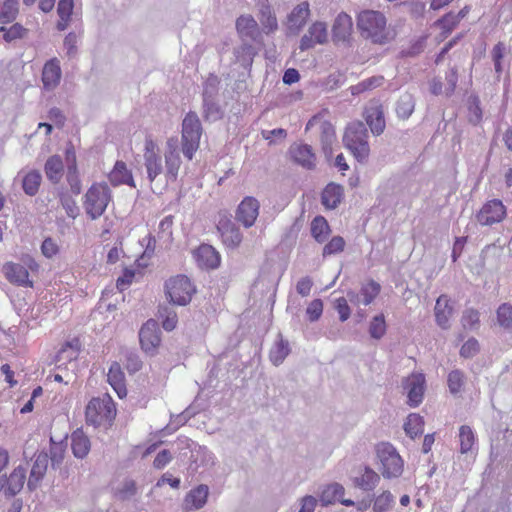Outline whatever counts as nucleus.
<instances>
[{
    "mask_svg": "<svg viewBox=\"0 0 512 512\" xmlns=\"http://www.w3.org/2000/svg\"><path fill=\"white\" fill-rule=\"evenodd\" d=\"M415 100L410 93L402 94L396 104V113L402 119H408L414 111Z\"/></svg>",
    "mask_w": 512,
    "mask_h": 512,
    "instance_id": "nucleus-39",
    "label": "nucleus"
},
{
    "mask_svg": "<svg viewBox=\"0 0 512 512\" xmlns=\"http://www.w3.org/2000/svg\"><path fill=\"white\" fill-rule=\"evenodd\" d=\"M309 16V3L307 1L299 3L288 15L289 29L299 31L306 24Z\"/></svg>",
    "mask_w": 512,
    "mask_h": 512,
    "instance_id": "nucleus-26",
    "label": "nucleus"
},
{
    "mask_svg": "<svg viewBox=\"0 0 512 512\" xmlns=\"http://www.w3.org/2000/svg\"><path fill=\"white\" fill-rule=\"evenodd\" d=\"M335 309L337 310V312L339 314L340 321L345 322L346 320L349 319L350 314H351V309L348 305V300L346 298L340 297V298L336 299Z\"/></svg>",
    "mask_w": 512,
    "mask_h": 512,
    "instance_id": "nucleus-62",
    "label": "nucleus"
},
{
    "mask_svg": "<svg viewBox=\"0 0 512 512\" xmlns=\"http://www.w3.org/2000/svg\"><path fill=\"white\" fill-rule=\"evenodd\" d=\"M375 450L382 476L386 479L400 477L403 473L404 461L395 447L388 442H381L376 445Z\"/></svg>",
    "mask_w": 512,
    "mask_h": 512,
    "instance_id": "nucleus-3",
    "label": "nucleus"
},
{
    "mask_svg": "<svg viewBox=\"0 0 512 512\" xmlns=\"http://www.w3.org/2000/svg\"><path fill=\"white\" fill-rule=\"evenodd\" d=\"M308 32L312 35L316 44H325L328 39L327 26L324 22L317 21L313 23Z\"/></svg>",
    "mask_w": 512,
    "mask_h": 512,
    "instance_id": "nucleus-53",
    "label": "nucleus"
},
{
    "mask_svg": "<svg viewBox=\"0 0 512 512\" xmlns=\"http://www.w3.org/2000/svg\"><path fill=\"white\" fill-rule=\"evenodd\" d=\"M224 115V111L217 102V98L203 99V116L207 121L220 120Z\"/></svg>",
    "mask_w": 512,
    "mask_h": 512,
    "instance_id": "nucleus-36",
    "label": "nucleus"
},
{
    "mask_svg": "<svg viewBox=\"0 0 512 512\" xmlns=\"http://www.w3.org/2000/svg\"><path fill=\"white\" fill-rule=\"evenodd\" d=\"M42 182V175L38 170L29 171L22 179V189L28 196H35Z\"/></svg>",
    "mask_w": 512,
    "mask_h": 512,
    "instance_id": "nucleus-34",
    "label": "nucleus"
},
{
    "mask_svg": "<svg viewBox=\"0 0 512 512\" xmlns=\"http://www.w3.org/2000/svg\"><path fill=\"white\" fill-rule=\"evenodd\" d=\"M504 50H505V47L503 46L502 43H498L494 46V48L492 49V59H493V62H494V68H495V72L497 74V79L499 80L500 76H501V73L503 71V68H502V59L504 57Z\"/></svg>",
    "mask_w": 512,
    "mask_h": 512,
    "instance_id": "nucleus-58",
    "label": "nucleus"
},
{
    "mask_svg": "<svg viewBox=\"0 0 512 512\" xmlns=\"http://www.w3.org/2000/svg\"><path fill=\"white\" fill-rule=\"evenodd\" d=\"M259 208L260 204L256 198L245 197L236 210V220L246 228L253 226L259 215Z\"/></svg>",
    "mask_w": 512,
    "mask_h": 512,
    "instance_id": "nucleus-11",
    "label": "nucleus"
},
{
    "mask_svg": "<svg viewBox=\"0 0 512 512\" xmlns=\"http://www.w3.org/2000/svg\"><path fill=\"white\" fill-rule=\"evenodd\" d=\"M199 266L207 269H215L220 264V255L216 249L208 244H202L196 251Z\"/></svg>",
    "mask_w": 512,
    "mask_h": 512,
    "instance_id": "nucleus-23",
    "label": "nucleus"
},
{
    "mask_svg": "<svg viewBox=\"0 0 512 512\" xmlns=\"http://www.w3.org/2000/svg\"><path fill=\"white\" fill-rule=\"evenodd\" d=\"M59 201L68 217L75 219L79 215V207L72 196L67 193H61L59 195Z\"/></svg>",
    "mask_w": 512,
    "mask_h": 512,
    "instance_id": "nucleus-52",
    "label": "nucleus"
},
{
    "mask_svg": "<svg viewBox=\"0 0 512 512\" xmlns=\"http://www.w3.org/2000/svg\"><path fill=\"white\" fill-rule=\"evenodd\" d=\"M386 333V322L383 314L373 317L369 324V334L373 339H381Z\"/></svg>",
    "mask_w": 512,
    "mask_h": 512,
    "instance_id": "nucleus-49",
    "label": "nucleus"
},
{
    "mask_svg": "<svg viewBox=\"0 0 512 512\" xmlns=\"http://www.w3.org/2000/svg\"><path fill=\"white\" fill-rule=\"evenodd\" d=\"M289 154L293 161L307 170L316 167V156L308 144L294 143L289 148Z\"/></svg>",
    "mask_w": 512,
    "mask_h": 512,
    "instance_id": "nucleus-12",
    "label": "nucleus"
},
{
    "mask_svg": "<svg viewBox=\"0 0 512 512\" xmlns=\"http://www.w3.org/2000/svg\"><path fill=\"white\" fill-rule=\"evenodd\" d=\"M394 503V496L390 491L382 492L374 501V512H388Z\"/></svg>",
    "mask_w": 512,
    "mask_h": 512,
    "instance_id": "nucleus-50",
    "label": "nucleus"
},
{
    "mask_svg": "<svg viewBox=\"0 0 512 512\" xmlns=\"http://www.w3.org/2000/svg\"><path fill=\"white\" fill-rule=\"evenodd\" d=\"M209 495V487L205 484H200L194 489L190 490L184 500L187 509L198 510L204 507Z\"/></svg>",
    "mask_w": 512,
    "mask_h": 512,
    "instance_id": "nucleus-25",
    "label": "nucleus"
},
{
    "mask_svg": "<svg viewBox=\"0 0 512 512\" xmlns=\"http://www.w3.org/2000/svg\"><path fill=\"white\" fill-rule=\"evenodd\" d=\"M384 82L383 76H372L367 78L356 85L351 86L350 90L352 95H359L363 92L373 90L377 87H380Z\"/></svg>",
    "mask_w": 512,
    "mask_h": 512,
    "instance_id": "nucleus-41",
    "label": "nucleus"
},
{
    "mask_svg": "<svg viewBox=\"0 0 512 512\" xmlns=\"http://www.w3.org/2000/svg\"><path fill=\"white\" fill-rule=\"evenodd\" d=\"M48 453L42 451L33 457V465L27 482L30 491L37 489L39 483L43 480L48 467Z\"/></svg>",
    "mask_w": 512,
    "mask_h": 512,
    "instance_id": "nucleus-14",
    "label": "nucleus"
},
{
    "mask_svg": "<svg viewBox=\"0 0 512 512\" xmlns=\"http://www.w3.org/2000/svg\"><path fill=\"white\" fill-rule=\"evenodd\" d=\"M506 216V208L501 200L493 199L483 205L476 215L482 226H492L500 223Z\"/></svg>",
    "mask_w": 512,
    "mask_h": 512,
    "instance_id": "nucleus-9",
    "label": "nucleus"
},
{
    "mask_svg": "<svg viewBox=\"0 0 512 512\" xmlns=\"http://www.w3.org/2000/svg\"><path fill=\"white\" fill-rule=\"evenodd\" d=\"M330 231V226L323 216H316L312 220L311 234L318 243L325 242Z\"/></svg>",
    "mask_w": 512,
    "mask_h": 512,
    "instance_id": "nucleus-35",
    "label": "nucleus"
},
{
    "mask_svg": "<svg viewBox=\"0 0 512 512\" xmlns=\"http://www.w3.org/2000/svg\"><path fill=\"white\" fill-rule=\"evenodd\" d=\"M363 116L373 135L379 136L384 132L386 123L382 106L373 105L367 107Z\"/></svg>",
    "mask_w": 512,
    "mask_h": 512,
    "instance_id": "nucleus-18",
    "label": "nucleus"
},
{
    "mask_svg": "<svg viewBox=\"0 0 512 512\" xmlns=\"http://www.w3.org/2000/svg\"><path fill=\"white\" fill-rule=\"evenodd\" d=\"M480 350L479 342L475 338H469L460 349V356L463 358H472Z\"/></svg>",
    "mask_w": 512,
    "mask_h": 512,
    "instance_id": "nucleus-59",
    "label": "nucleus"
},
{
    "mask_svg": "<svg viewBox=\"0 0 512 512\" xmlns=\"http://www.w3.org/2000/svg\"><path fill=\"white\" fill-rule=\"evenodd\" d=\"M468 119L469 122L473 125H477L482 120V110L480 107V99L476 95H471L468 98Z\"/></svg>",
    "mask_w": 512,
    "mask_h": 512,
    "instance_id": "nucleus-47",
    "label": "nucleus"
},
{
    "mask_svg": "<svg viewBox=\"0 0 512 512\" xmlns=\"http://www.w3.org/2000/svg\"><path fill=\"white\" fill-rule=\"evenodd\" d=\"M424 419L422 416L416 413L408 415L406 422L404 423V430L408 436L412 439L423 433Z\"/></svg>",
    "mask_w": 512,
    "mask_h": 512,
    "instance_id": "nucleus-37",
    "label": "nucleus"
},
{
    "mask_svg": "<svg viewBox=\"0 0 512 512\" xmlns=\"http://www.w3.org/2000/svg\"><path fill=\"white\" fill-rule=\"evenodd\" d=\"M165 288L169 301L182 306L191 301L192 294L195 291L190 279L185 275H178L169 279Z\"/></svg>",
    "mask_w": 512,
    "mask_h": 512,
    "instance_id": "nucleus-6",
    "label": "nucleus"
},
{
    "mask_svg": "<svg viewBox=\"0 0 512 512\" xmlns=\"http://www.w3.org/2000/svg\"><path fill=\"white\" fill-rule=\"evenodd\" d=\"M345 493V488L340 483L334 482L327 484L321 488L320 502L322 506H328L338 500L342 505L350 507L354 506L355 502L351 499H342Z\"/></svg>",
    "mask_w": 512,
    "mask_h": 512,
    "instance_id": "nucleus-13",
    "label": "nucleus"
},
{
    "mask_svg": "<svg viewBox=\"0 0 512 512\" xmlns=\"http://www.w3.org/2000/svg\"><path fill=\"white\" fill-rule=\"evenodd\" d=\"M357 27L361 36L375 44L388 43L393 36L386 28V18L374 10H364L358 14Z\"/></svg>",
    "mask_w": 512,
    "mask_h": 512,
    "instance_id": "nucleus-2",
    "label": "nucleus"
},
{
    "mask_svg": "<svg viewBox=\"0 0 512 512\" xmlns=\"http://www.w3.org/2000/svg\"><path fill=\"white\" fill-rule=\"evenodd\" d=\"M279 341L270 350V360L276 366L280 365L290 353L289 343L279 335Z\"/></svg>",
    "mask_w": 512,
    "mask_h": 512,
    "instance_id": "nucleus-40",
    "label": "nucleus"
},
{
    "mask_svg": "<svg viewBox=\"0 0 512 512\" xmlns=\"http://www.w3.org/2000/svg\"><path fill=\"white\" fill-rule=\"evenodd\" d=\"M381 286L378 282L370 280L361 287L360 294L363 297V304L369 305L379 294Z\"/></svg>",
    "mask_w": 512,
    "mask_h": 512,
    "instance_id": "nucleus-51",
    "label": "nucleus"
},
{
    "mask_svg": "<svg viewBox=\"0 0 512 512\" xmlns=\"http://www.w3.org/2000/svg\"><path fill=\"white\" fill-rule=\"evenodd\" d=\"M261 23L264 27V29H267L266 33H269L271 31H274L277 29V19L275 15H273L269 8L262 11V19Z\"/></svg>",
    "mask_w": 512,
    "mask_h": 512,
    "instance_id": "nucleus-63",
    "label": "nucleus"
},
{
    "mask_svg": "<svg viewBox=\"0 0 512 512\" xmlns=\"http://www.w3.org/2000/svg\"><path fill=\"white\" fill-rule=\"evenodd\" d=\"M461 323L464 329L476 330L480 325V314L474 308H467L463 311Z\"/></svg>",
    "mask_w": 512,
    "mask_h": 512,
    "instance_id": "nucleus-46",
    "label": "nucleus"
},
{
    "mask_svg": "<svg viewBox=\"0 0 512 512\" xmlns=\"http://www.w3.org/2000/svg\"><path fill=\"white\" fill-rule=\"evenodd\" d=\"M369 131L366 124L355 120L347 124L343 134V145L359 163H366L370 155Z\"/></svg>",
    "mask_w": 512,
    "mask_h": 512,
    "instance_id": "nucleus-1",
    "label": "nucleus"
},
{
    "mask_svg": "<svg viewBox=\"0 0 512 512\" xmlns=\"http://www.w3.org/2000/svg\"><path fill=\"white\" fill-rule=\"evenodd\" d=\"M202 126L198 115L189 112L182 122V152L189 160L199 147Z\"/></svg>",
    "mask_w": 512,
    "mask_h": 512,
    "instance_id": "nucleus-5",
    "label": "nucleus"
},
{
    "mask_svg": "<svg viewBox=\"0 0 512 512\" xmlns=\"http://www.w3.org/2000/svg\"><path fill=\"white\" fill-rule=\"evenodd\" d=\"M0 32H3V39L10 43L17 39H23L28 34V29L23 27L20 23L13 24L10 28L0 27Z\"/></svg>",
    "mask_w": 512,
    "mask_h": 512,
    "instance_id": "nucleus-44",
    "label": "nucleus"
},
{
    "mask_svg": "<svg viewBox=\"0 0 512 512\" xmlns=\"http://www.w3.org/2000/svg\"><path fill=\"white\" fill-rule=\"evenodd\" d=\"M115 416V409L110 400L93 398L89 401L85 410L86 423L94 427L110 422Z\"/></svg>",
    "mask_w": 512,
    "mask_h": 512,
    "instance_id": "nucleus-7",
    "label": "nucleus"
},
{
    "mask_svg": "<svg viewBox=\"0 0 512 512\" xmlns=\"http://www.w3.org/2000/svg\"><path fill=\"white\" fill-rule=\"evenodd\" d=\"M344 189L341 185L329 183L321 194V202L328 209H335L343 198Z\"/></svg>",
    "mask_w": 512,
    "mask_h": 512,
    "instance_id": "nucleus-28",
    "label": "nucleus"
},
{
    "mask_svg": "<svg viewBox=\"0 0 512 512\" xmlns=\"http://www.w3.org/2000/svg\"><path fill=\"white\" fill-rule=\"evenodd\" d=\"M139 341L145 352L153 351L160 343L157 322L148 320L139 331Z\"/></svg>",
    "mask_w": 512,
    "mask_h": 512,
    "instance_id": "nucleus-16",
    "label": "nucleus"
},
{
    "mask_svg": "<svg viewBox=\"0 0 512 512\" xmlns=\"http://www.w3.org/2000/svg\"><path fill=\"white\" fill-rule=\"evenodd\" d=\"M165 163L167 176L170 179L175 180L180 167V157L175 149H170L165 153Z\"/></svg>",
    "mask_w": 512,
    "mask_h": 512,
    "instance_id": "nucleus-43",
    "label": "nucleus"
},
{
    "mask_svg": "<svg viewBox=\"0 0 512 512\" xmlns=\"http://www.w3.org/2000/svg\"><path fill=\"white\" fill-rule=\"evenodd\" d=\"M353 29L352 18L345 12L339 13L332 25V38L335 43L349 40Z\"/></svg>",
    "mask_w": 512,
    "mask_h": 512,
    "instance_id": "nucleus-17",
    "label": "nucleus"
},
{
    "mask_svg": "<svg viewBox=\"0 0 512 512\" xmlns=\"http://www.w3.org/2000/svg\"><path fill=\"white\" fill-rule=\"evenodd\" d=\"M216 228L225 246L236 248L242 242L243 236L239 227L227 213H219Z\"/></svg>",
    "mask_w": 512,
    "mask_h": 512,
    "instance_id": "nucleus-8",
    "label": "nucleus"
},
{
    "mask_svg": "<svg viewBox=\"0 0 512 512\" xmlns=\"http://www.w3.org/2000/svg\"><path fill=\"white\" fill-rule=\"evenodd\" d=\"M107 380L120 398L126 396L127 390L124 382L125 376L117 362L112 363L110 366L107 374Z\"/></svg>",
    "mask_w": 512,
    "mask_h": 512,
    "instance_id": "nucleus-30",
    "label": "nucleus"
},
{
    "mask_svg": "<svg viewBox=\"0 0 512 512\" xmlns=\"http://www.w3.org/2000/svg\"><path fill=\"white\" fill-rule=\"evenodd\" d=\"M460 451L465 454L471 451L475 443V435L468 425H462L459 429Z\"/></svg>",
    "mask_w": 512,
    "mask_h": 512,
    "instance_id": "nucleus-42",
    "label": "nucleus"
},
{
    "mask_svg": "<svg viewBox=\"0 0 512 512\" xmlns=\"http://www.w3.org/2000/svg\"><path fill=\"white\" fill-rule=\"evenodd\" d=\"M497 322L505 329H512V305L509 303L501 304L497 311Z\"/></svg>",
    "mask_w": 512,
    "mask_h": 512,
    "instance_id": "nucleus-48",
    "label": "nucleus"
},
{
    "mask_svg": "<svg viewBox=\"0 0 512 512\" xmlns=\"http://www.w3.org/2000/svg\"><path fill=\"white\" fill-rule=\"evenodd\" d=\"M19 13V0H5L0 7V23L13 22Z\"/></svg>",
    "mask_w": 512,
    "mask_h": 512,
    "instance_id": "nucleus-38",
    "label": "nucleus"
},
{
    "mask_svg": "<svg viewBox=\"0 0 512 512\" xmlns=\"http://www.w3.org/2000/svg\"><path fill=\"white\" fill-rule=\"evenodd\" d=\"M323 312V302L321 299H314L307 307L306 314L311 322L317 321Z\"/></svg>",
    "mask_w": 512,
    "mask_h": 512,
    "instance_id": "nucleus-61",
    "label": "nucleus"
},
{
    "mask_svg": "<svg viewBox=\"0 0 512 512\" xmlns=\"http://www.w3.org/2000/svg\"><path fill=\"white\" fill-rule=\"evenodd\" d=\"M380 476L369 466H365L363 473L353 479L355 487L360 488L363 491H372L378 485Z\"/></svg>",
    "mask_w": 512,
    "mask_h": 512,
    "instance_id": "nucleus-31",
    "label": "nucleus"
},
{
    "mask_svg": "<svg viewBox=\"0 0 512 512\" xmlns=\"http://www.w3.org/2000/svg\"><path fill=\"white\" fill-rule=\"evenodd\" d=\"M345 247V240L341 236H334L323 248V257L342 252Z\"/></svg>",
    "mask_w": 512,
    "mask_h": 512,
    "instance_id": "nucleus-57",
    "label": "nucleus"
},
{
    "mask_svg": "<svg viewBox=\"0 0 512 512\" xmlns=\"http://www.w3.org/2000/svg\"><path fill=\"white\" fill-rule=\"evenodd\" d=\"M61 68L57 58L47 61L42 71V82L46 90L54 89L60 82Z\"/></svg>",
    "mask_w": 512,
    "mask_h": 512,
    "instance_id": "nucleus-22",
    "label": "nucleus"
},
{
    "mask_svg": "<svg viewBox=\"0 0 512 512\" xmlns=\"http://www.w3.org/2000/svg\"><path fill=\"white\" fill-rule=\"evenodd\" d=\"M71 442L72 452L75 457L83 459L89 453L90 440L82 431H75L72 434Z\"/></svg>",
    "mask_w": 512,
    "mask_h": 512,
    "instance_id": "nucleus-33",
    "label": "nucleus"
},
{
    "mask_svg": "<svg viewBox=\"0 0 512 512\" xmlns=\"http://www.w3.org/2000/svg\"><path fill=\"white\" fill-rule=\"evenodd\" d=\"M435 320L439 327L448 329L450 327L449 320L453 314V306L450 304V299L447 295H440L434 308Z\"/></svg>",
    "mask_w": 512,
    "mask_h": 512,
    "instance_id": "nucleus-21",
    "label": "nucleus"
},
{
    "mask_svg": "<svg viewBox=\"0 0 512 512\" xmlns=\"http://www.w3.org/2000/svg\"><path fill=\"white\" fill-rule=\"evenodd\" d=\"M159 317L162 318V326L166 331H172L177 324V314L169 306H160Z\"/></svg>",
    "mask_w": 512,
    "mask_h": 512,
    "instance_id": "nucleus-45",
    "label": "nucleus"
},
{
    "mask_svg": "<svg viewBox=\"0 0 512 512\" xmlns=\"http://www.w3.org/2000/svg\"><path fill=\"white\" fill-rule=\"evenodd\" d=\"M109 180L112 185L117 186L120 184H127L135 186L131 172L127 169L123 161H117L114 169L109 174Z\"/></svg>",
    "mask_w": 512,
    "mask_h": 512,
    "instance_id": "nucleus-32",
    "label": "nucleus"
},
{
    "mask_svg": "<svg viewBox=\"0 0 512 512\" xmlns=\"http://www.w3.org/2000/svg\"><path fill=\"white\" fill-rule=\"evenodd\" d=\"M44 172L47 179L52 184L59 183L64 174V164L62 158L59 155L50 156L45 162Z\"/></svg>",
    "mask_w": 512,
    "mask_h": 512,
    "instance_id": "nucleus-29",
    "label": "nucleus"
},
{
    "mask_svg": "<svg viewBox=\"0 0 512 512\" xmlns=\"http://www.w3.org/2000/svg\"><path fill=\"white\" fill-rule=\"evenodd\" d=\"M67 182L70 186V190L72 194L79 195L82 191L81 180L78 175V169L75 170H67L66 175Z\"/></svg>",
    "mask_w": 512,
    "mask_h": 512,
    "instance_id": "nucleus-60",
    "label": "nucleus"
},
{
    "mask_svg": "<svg viewBox=\"0 0 512 512\" xmlns=\"http://www.w3.org/2000/svg\"><path fill=\"white\" fill-rule=\"evenodd\" d=\"M5 276L7 280L18 286L31 287L32 281L29 280V272L21 264H8L5 266Z\"/></svg>",
    "mask_w": 512,
    "mask_h": 512,
    "instance_id": "nucleus-24",
    "label": "nucleus"
},
{
    "mask_svg": "<svg viewBox=\"0 0 512 512\" xmlns=\"http://www.w3.org/2000/svg\"><path fill=\"white\" fill-rule=\"evenodd\" d=\"M126 368L130 373L138 372L142 368V361L137 353H126Z\"/></svg>",
    "mask_w": 512,
    "mask_h": 512,
    "instance_id": "nucleus-64",
    "label": "nucleus"
},
{
    "mask_svg": "<svg viewBox=\"0 0 512 512\" xmlns=\"http://www.w3.org/2000/svg\"><path fill=\"white\" fill-rule=\"evenodd\" d=\"M447 383H448L449 391L452 394L459 393L464 384V373L458 369L452 370L448 374Z\"/></svg>",
    "mask_w": 512,
    "mask_h": 512,
    "instance_id": "nucleus-56",
    "label": "nucleus"
},
{
    "mask_svg": "<svg viewBox=\"0 0 512 512\" xmlns=\"http://www.w3.org/2000/svg\"><path fill=\"white\" fill-rule=\"evenodd\" d=\"M50 443L51 447L49 457L51 460V466L53 469H56L61 465L64 459L65 449L61 443H56L52 437L50 438Z\"/></svg>",
    "mask_w": 512,
    "mask_h": 512,
    "instance_id": "nucleus-55",
    "label": "nucleus"
},
{
    "mask_svg": "<svg viewBox=\"0 0 512 512\" xmlns=\"http://www.w3.org/2000/svg\"><path fill=\"white\" fill-rule=\"evenodd\" d=\"M424 384L425 379L424 376L421 374L413 375L412 377L407 379V403L409 404V406L417 407L422 402L424 395Z\"/></svg>",
    "mask_w": 512,
    "mask_h": 512,
    "instance_id": "nucleus-20",
    "label": "nucleus"
},
{
    "mask_svg": "<svg viewBox=\"0 0 512 512\" xmlns=\"http://www.w3.org/2000/svg\"><path fill=\"white\" fill-rule=\"evenodd\" d=\"M155 143L151 139L145 141V167L147 170L148 179L152 182L163 171L162 159L155 152Z\"/></svg>",
    "mask_w": 512,
    "mask_h": 512,
    "instance_id": "nucleus-15",
    "label": "nucleus"
},
{
    "mask_svg": "<svg viewBox=\"0 0 512 512\" xmlns=\"http://www.w3.org/2000/svg\"><path fill=\"white\" fill-rule=\"evenodd\" d=\"M319 124L320 129V142L324 155L327 158L332 156V146L336 140L334 126L326 120H322L319 116H313L306 124V130H310L315 125Z\"/></svg>",
    "mask_w": 512,
    "mask_h": 512,
    "instance_id": "nucleus-10",
    "label": "nucleus"
},
{
    "mask_svg": "<svg viewBox=\"0 0 512 512\" xmlns=\"http://www.w3.org/2000/svg\"><path fill=\"white\" fill-rule=\"evenodd\" d=\"M220 80L216 75H209L203 87V99L217 98L219 91Z\"/></svg>",
    "mask_w": 512,
    "mask_h": 512,
    "instance_id": "nucleus-54",
    "label": "nucleus"
},
{
    "mask_svg": "<svg viewBox=\"0 0 512 512\" xmlns=\"http://www.w3.org/2000/svg\"><path fill=\"white\" fill-rule=\"evenodd\" d=\"M236 30L243 41H256L260 37L259 26L251 15H241L236 20Z\"/></svg>",
    "mask_w": 512,
    "mask_h": 512,
    "instance_id": "nucleus-19",
    "label": "nucleus"
},
{
    "mask_svg": "<svg viewBox=\"0 0 512 512\" xmlns=\"http://www.w3.org/2000/svg\"><path fill=\"white\" fill-rule=\"evenodd\" d=\"M26 479V468L19 465L7 477V487L4 490L6 497L17 495L23 488Z\"/></svg>",
    "mask_w": 512,
    "mask_h": 512,
    "instance_id": "nucleus-27",
    "label": "nucleus"
},
{
    "mask_svg": "<svg viewBox=\"0 0 512 512\" xmlns=\"http://www.w3.org/2000/svg\"><path fill=\"white\" fill-rule=\"evenodd\" d=\"M111 199V190L106 183H94L84 196L86 214L92 220L98 219L104 214Z\"/></svg>",
    "mask_w": 512,
    "mask_h": 512,
    "instance_id": "nucleus-4",
    "label": "nucleus"
}]
</instances>
